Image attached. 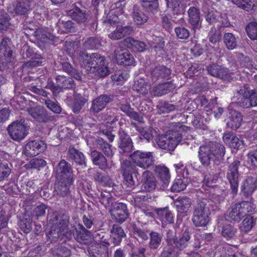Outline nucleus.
Here are the masks:
<instances>
[{
  "label": "nucleus",
  "mask_w": 257,
  "mask_h": 257,
  "mask_svg": "<svg viewBox=\"0 0 257 257\" xmlns=\"http://www.w3.org/2000/svg\"><path fill=\"white\" fill-rule=\"evenodd\" d=\"M197 200L193 204L192 222L196 227H205L209 222L210 211L219 209L222 197L219 195L204 194L201 190L196 193Z\"/></svg>",
  "instance_id": "nucleus-1"
},
{
  "label": "nucleus",
  "mask_w": 257,
  "mask_h": 257,
  "mask_svg": "<svg viewBox=\"0 0 257 257\" xmlns=\"http://www.w3.org/2000/svg\"><path fill=\"white\" fill-rule=\"evenodd\" d=\"M225 153L223 145L216 142H210L199 147L198 158L203 168L212 171L215 168V160L222 159Z\"/></svg>",
  "instance_id": "nucleus-2"
},
{
  "label": "nucleus",
  "mask_w": 257,
  "mask_h": 257,
  "mask_svg": "<svg viewBox=\"0 0 257 257\" xmlns=\"http://www.w3.org/2000/svg\"><path fill=\"white\" fill-rule=\"evenodd\" d=\"M185 128L186 126L181 123H175L174 129L169 130L166 135L157 138L156 143L158 147L167 151H174L182 139Z\"/></svg>",
  "instance_id": "nucleus-3"
},
{
  "label": "nucleus",
  "mask_w": 257,
  "mask_h": 257,
  "mask_svg": "<svg viewBox=\"0 0 257 257\" xmlns=\"http://www.w3.org/2000/svg\"><path fill=\"white\" fill-rule=\"evenodd\" d=\"M191 231L186 228L179 238L176 236V231L174 228L165 230V240L167 245L173 247L178 250H183L186 248L191 239Z\"/></svg>",
  "instance_id": "nucleus-4"
},
{
  "label": "nucleus",
  "mask_w": 257,
  "mask_h": 257,
  "mask_svg": "<svg viewBox=\"0 0 257 257\" xmlns=\"http://www.w3.org/2000/svg\"><path fill=\"white\" fill-rule=\"evenodd\" d=\"M232 102L237 107L249 108L257 106V93L255 90L244 86L238 90L232 98Z\"/></svg>",
  "instance_id": "nucleus-5"
},
{
  "label": "nucleus",
  "mask_w": 257,
  "mask_h": 257,
  "mask_svg": "<svg viewBox=\"0 0 257 257\" xmlns=\"http://www.w3.org/2000/svg\"><path fill=\"white\" fill-rule=\"evenodd\" d=\"M79 58L87 73H93L97 67L106 63L105 57L97 53L88 54L85 51H80Z\"/></svg>",
  "instance_id": "nucleus-6"
},
{
  "label": "nucleus",
  "mask_w": 257,
  "mask_h": 257,
  "mask_svg": "<svg viewBox=\"0 0 257 257\" xmlns=\"http://www.w3.org/2000/svg\"><path fill=\"white\" fill-rule=\"evenodd\" d=\"M123 177V183L126 188L131 190H135L138 185V180L137 175L138 173L136 171V166L129 161H123L121 165Z\"/></svg>",
  "instance_id": "nucleus-7"
},
{
  "label": "nucleus",
  "mask_w": 257,
  "mask_h": 257,
  "mask_svg": "<svg viewBox=\"0 0 257 257\" xmlns=\"http://www.w3.org/2000/svg\"><path fill=\"white\" fill-rule=\"evenodd\" d=\"M8 134L11 139L15 141H20L28 135L29 127L25 119H21L12 122L7 128Z\"/></svg>",
  "instance_id": "nucleus-8"
},
{
  "label": "nucleus",
  "mask_w": 257,
  "mask_h": 257,
  "mask_svg": "<svg viewBox=\"0 0 257 257\" xmlns=\"http://www.w3.org/2000/svg\"><path fill=\"white\" fill-rule=\"evenodd\" d=\"M240 165V162L238 160H235L227 166L226 177L230 184L231 192L234 194H236L237 193L239 182L241 178L238 171Z\"/></svg>",
  "instance_id": "nucleus-9"
},
{
  "label": "nucleus",
  "mask_w": 257,
  "mask_h": 257,
  "mask_svg": "<svg viewBox=\"0 0 257 257\" xmlns=\"http://www.w3.org/2000/svg\"><path fill=\"white\" fill-rule=\"evenodd\" d=\"M132 162L143 169H147L154 164L155 159L153 152L137 150L130 155Z\"/></svg>",
  "instance_id": "nucleus-10"
},
{
  "label": "nucleus",
  "mask_w": 257,
  "mask_h": 257,
  "mask_svg": "<svg viewBox=\"0 0 257 257\" xmlns=\"http://www.w3.org/2000/svg\"><path fill=\"white\" fill-rule=\"evenodd\" d=\"M56 177L58 180H72L73 174L71 165L66 160L62 159L55 168Z\"/></svg>",
  "instance_id": "nucleus-11"
},
{
  "label": "nucleus",
  "mask_w": 257,
  "mask_h": 257,
  "mask_svg": "<svg viewBox=\"0 0 257 257\" xmlns=\"http://www.w3.org/2000/svg\"><path fill=\"white\" fill-rule=\"evenodd\" d=\"M118 135L119 138L118 153L122 155H126L132 151L134 148L133 141L130 136L121 128L118 131Z\"/></svg>",
  "instance_id": "nucleus-12"
},
{
  "label": "nucleus",
  "mask_w": 257,
  "mask_h": 257,
  "mask_svg": "<svg viewBox=\"0 0 257 257\" xmlns=\"http://www.w3.org/2000/svg\"><path fill=\"white\" fill-rule=\"evenodd\" d=\"M187 14L188 27L195 33L197 30H200L202 27V20L200 9L196 7H190L187 11Z\"/></svg>",
  "instance_id": "nucleus-13"
},
{
  "label": "nucleus",
  "mask_w": 257,
  "mask_h": 257,
  "mask_svg": "<svg viewBox=\"0 0 257 257\" xmlns=\"http://www.w3.org/2000/svg\"><path fill=\"white\" fill-rule=\"evenodd\" d=\"M129 215L126 204L118 202L113 203L111 210V216L117 222L122 223L128 218Z\"/></svg>",
  "instance_id": "nucleus-14"
},
{
  "label": "nucleus",
  "mask_w": 257,
  "mask_h": 257,
  "mask_svg": "<svg viewBox=\"0 0 257 257\" xmlns=\"http://www.w3.org/2000/svg\"><path fill=\"white\" fill-rule=\"evenodd\" d=\"M192 204L191 198L187 196H179L174 200V205L177 212V217L182 218L189 214Z\"/></svg>",
  "instance_id": "nucleus-15"
},
{
  "label": "nucleus",
  "mask_w": 257,
  "mask_h": 257,
  "mask_svg": "<svg viewBox=\"0 0 257 257\" xmlns=\"http://www.w3.org/2000/svg\"><path fill=\"white\" fill-rule=\"evenodd\" d=\"M206 70L210 75L224 80L229 81L232 78L231 73L228 69L216 63L207 66Z\"/></svg>",
  "instance_id": "nucleus-16"
},
{
  "label": "nucleus",
  "mask_w": 257,
  "mask_h": 257,
  "mask_svg": "<svg viewBox=\"0 0 257 257\" xmlns=\"http://www.w3.org/2000/svg\"><path fill=\"white\" fill-rule=\"evenodd\" d=\"M114 55L118 65L131 66L135 63L133 56L127 49L116 47L114 51Z\"/></svg>",
  "instance_id": "nucleus-17"
},
{
  "label": "nucleus",
  "mask_w": 257,
  "mask_h": 257,
  "mask_svg": "<svg viewBox=\"0 0 257 257\" xmlns=\"http://www.w3.org/2000/svg\"><path fill=\"white\" fill-rule=\"evenodd\" d=\"M114 96L111 94H103L97 97L92 101L91 106L90 108L91 112L93 113H97L110 102L112 101Z\"/></svg>",
  "instance_id": "nucleus-18"
},
{
  "label": "nucleus",
  "mask_w": 257,
  "mask_h": 257,
  "mask_svg": "<svg viewBox=\"0 0 257 257\" xmlns=\"http://www.w3.org/2000/svg\"><path fill=\"white\" fill-rule=\"evenodd\" d=\"M46 148V144L43 141H31L26 146L25 154L28 156L34 157L44 152Z\"/></svg>",
  "instance_id": "nucleus-19"
},
{
  "label": "nucleus",
  "mask_w": 257,
  "mask_h": 257,
  "mask_svg": "<svg viewBox=\"0 0 257 257\" xmlns=\"http://www.w3.org/2000/svg\"><path fill=\"white\" fill-rule=\"evenodd\" d=\"M171 73V70L164 65L156 66L150 71V78L153 83L157 81H162L168 79Z\"/></svg>",
  "instance_id": "nucleus-20"
},
{
  "label": "nucleus",
  "mask_w": 257,
  "mask_h": 257,
  "mask_svg": "<svg viewBox=\"0 0 257 257\" xmlns=\"http://www.w3.org/2000/svg\"><path fill=\"white\" fill-rule=\"evenodd\" d=\"M67 156L69 160L76 166L85 168L87 167V160L83 153L74 147H70L68 151Z\"/></svg>",
  "instance_id": "nucleus-21"
},
{
  "label": "nucleus",
  "mask_w": 257,
  "mask_h": 257,
  "mask_svg": "<svg viewBox=\"0 0 257 257\" xmlns=\"http://www.w3.org/2000/svg\"><path fill=\"white\" fill-rule=\"evenodd\" d=\"M27 111L33 118L40 122H47L51 120V116L42 106L38 105L29 108Z\"/></svg>",
  "instance_id": "nucleus-22"
},
{
  "label": "nucleus",
  "mask_w": 257,
  "mask_h": 257,
  "mask_svg": "<svg viewBox=\"0 0 257 257\" xmlns=\"http://www.w3.org/2000/svg\"><path fill=\"white\" fill-rule=\"evenodd\" d=\"M257 187V176H248L242 182L240 189L245 197L250 196Z\"/></svg>",
  "instance_id": "nucleus-23"
},
{
  "label": "nucleus",
  "mask_w": 257,
  "mask_h": 257,
  "mask_svg": "<svg viewBox=\"0 0 257 257\" xmlns=\"http://www.w3.org/2000/svg\"><path fill=\"white\" fill-rule=\"evenodd\" d=\"M21 53L24 59L30 58L33 60L32 61L30 62V65L37 66L42 64V57L41 55L34 53L33 49L28 45L25 44L23 46L21 49Z\"/></svg>",
  "instance_id": "nucleus-24"
},
{
  "label": "nucleus",
  "mask_w": 257,
  "mask_h": 257,
  "mask_svg": "<svg viewBox=\"0 0 257 257\" xmlns=\"http://www.w3.org/2000/svg\"><path fill=\"white\" fill-rule=\"evenodd\" d=\"M68 15L78 24L88 22L90 20L88 13L85 10H82L76 6H74L69 10L68 12Z\"/></svg>",
  "instance_id": "nucleus-25"
},
{
  "label": "nucleus",
  "mask_w": 257,
  "mask_h": 257,
  "mask_svg": "<svg viewBox=\"0 0 257 257\" xmlns=\"http://www.w3.org/2000/svg\"><path fill=\"white\" fill-rule=\"evenodd\" d=\"M154 212L156 215V217L161 220L162 224L168 223L173 224L174 222V214L169 209L168 206L161 208H155Z\"/></svg>",
  "instance_id": "nucleus-26"
},
{
  "label": "nucleus",
  "mask_w": 257,
  "mask_h": 257,
  "mask_svg": "<svg viewBox=\"0 0 257 257\" xmlns=\"http://www.w3.org/2000/svg\"><path fill=\"white\" fill-rule=\"evenodd\" d=\"M176 87V85L173 80L167 81L154 86L151 93L154 96H161L173 91Z\"/></svg>",
  "instance_id": "nucleus-27"
},
{
  "label": "nucleus",
  "mask_w": 257,
  "mask_h": 257,
  "mask_svg": "<svg viewBox=\"0 0 257 257\" xmlns=\"http://www.w3.org/2000/svg\"><path fill=\"white\" fill-rule=\"evenodd\" d=\"M89 155L92 163L100 169L104 170L108 167L106 158L101 152L94 150L90 152Z\"/></svg>",
  "instance_id": "nucleus-28"
},
{
  "label": "nucleus",
  "mask_w": 257,
  "mask_h": 257,
  "mask_svg": "<svg viewBox=\"0 0 257 257\" xmlns=\"http://www.w3.org/2000/svg\"><path fill=\"white\" fill-rule=\"evenodd\" d=\"M122 25L116 26V29L109 34V37L111 39L119 40L133 33L134 29L132 26H122Z\"/></svg>",
  "instance_id": "nucleus-29"
},
{
  "label": "nucleus",
  "mask_w": 257,
  "mask_h": 257,
  "mask_svg": "<svg viewBox=\"0 0 257 257\" xmlns=\"http://www.w3.org/2000/svg\"><path fill=\"white\" fill-rule=\"evenodd\" d=\"M118 108L124 112L131 119L138 121L141 123L145 122L143 116L138 112L135 111L133 108L131 107L129 103H119L117 105Z\"/></svg>",
  "instance_id": "nucleus-30"
},
{
  "label": "nucleus",
  "mask_w": 257,
  "mask_h": 257,
  "mask_svg": "<svg viewBox=\"0 0 257 257\" xmlns=\"http://www.w3.org/2000/svg\"><path fill=\"white\" fill-rule=\"evenodd\" d=\"M12 46L11 39L9 37L3 38L0 43V57L7 58V61H10L12 57Z\"/></svg>",
  "instance_id": "nucleus-31"
},
{
  "label": "nucleus",
  "mask_w": 257,
  "mask_h": 257,
  "mask_svg": "<svg viewBox=\"0 0 257 257\" xmlns=\"http://www.w3.org/2000/svg\"><path fill=\"white\" fill-rule=\"evenodd\" d=\"M124 45L135 52H142L147 49V45L143 42L128 37L124 40Z\"/></svg>",
  "instance_id": "nucleus-32"
},
{
  "label": "nucleus",
  "mask_w": 257,
  "mask_h": 257,
  "mask_svg": "<svg viewBox=\"0 0 257 257\" xmlns=\"http://www.w3.org/2000/svg\"><path fill=\"white\" fill-rule=\"evenodd\" d=\"M142 177L143 186L147 191H151L155 189L157 181L151 172L149 170L145 171Z\"/></svg>",
  "instance_id": "nucleus-33"
},
{
  "label": "nucleus",
  "mask_w": 257,
  "mask_h": 257,
  "mask_svg": "<svg viewBox=\"0 0 257 257\" xmlns=\"http://www.w3.org/2000/svg\"><path fill=\"white\" fill-rule=\"evenodd\" d=\"M242 117L240 112L234 110H231L229 113V120L226 123L227 127L236 130L241 126Z\"/></svg>",
  "instance_id": "nucleus-34"
},
{
  "label": "nucleus",
  "mask_w": 257,
  "mask_h": 257,
  "mask_svg": "<svg viewBox=\"0 0 257 257\" xmlns=\"http://www.w3.org/2000/svg\"><path fill=\"white\" fill-rule=\"evenodd\" d=\"M109 238L114 245H118L125 236L123 229L118 224H113L111 229Z\"/></svg>",
  "instance_id": "nucleus-35"
},
{
  "label": "nucleus",
  "mask_w": 257,
  "mask_h": 257,
  "mask_svg": "<svg viewBox=\"0 0 257 257\" xmlns=\"http://www.w3.org/2000/svg\"><path fill=\"white\" fill-rule=\"evenodd\" d=\"M14 11L17 15H25L31 10L29 0H16L13 4Z\"/></svg>",
  "instance_id": "nucleus-36"
},
{
  "label": "nucleus",
  "mask_w": 257,
  "mask_h": 257,
  "mask_svg": "<svg viewBox=\"0 0 257 257\" xmlns=\"http://www.w3.org/2000/svg\"><path fill=\"white\" fill-rule=\"evenodd\" d=\"M91 232L82 225H79V228L75 229V238L81 243H88L91 240Z\"/></svg>",
  "instance_id": "nucleus-37"
},
{
  "label": "nucleus",
  "mask_w": 257,
  "mask_h": 257,
  "mask_svg": "<svg viewBox=\"0 0 257 257\" xmlns=\"http://www.w3.org/2000/svg\"><path fill=\"white\" fill-rule=\"evenodd\" d=\"M237 203L230 207L225 214L226 220L230 222H238L243 217Z\"/></svg>",
  "instance_id": "nucleus-38"
},
{
  "label": "nucleus",
  "mask_w": 257,
  "mask_h": 257,
  "mask_svg": "<svg viewBox=\"0 0 257 257\" xmlns=\"http://www.w3.org/2000/svg\"><path fill=\"white\" fill-rule=\"evenodd\" d=\"M224 142L231 148L238 149L243 146V141L236 137L232 132L224 133L223 136Z\"/></svg>",
  "instance_id": "nucleus-39"
},
{
  "label": "nucleus",
  "mask_w": 257,
  "mask_h": 257,
  "mask_svg": "<svg viewBox=\"0 0 257 257\" xmlns=\"http://www.w3.org/2000/svg\"><path fill=\"white\" fill-rule=\"evenodd\" d=\"M237 204L243 217L248 214L253 215L255 212L256 205L252 197L248 201H242L237 203Z\"/></svg>",
  "instance_id": "nucleus-40"
},
{
  "label": "nucleus",
  "mask_w": 257,
  "mask_h": 257,
  "mask_svg": "<svg viewBox=\"0 0 257 257\" xmlns=\"http://www.w3.org/2000/svg\"><path fill=\"white\" fill-rule=\"evenodd\" d=\"M108 246L99 244L92 245L88 248L90 257H108Z\"/></svg>",
  "instance_id": "nucleus-41"
},
{
  "label": "nucleus",
  "mask_w": 257,
  "mask_h": 257,
  "mask_svg": "<svg viewBox=\"0 0 257 257\" xmlns=\"http://www.w3.org/2000/svg\"><path fill=\"white\" fill-rule=\"evenodd\" d=\"M155 171L158 174L159 178L162 182V187L166 189L170 182V174L169 170L164 166H157L155 168Z\"/></svg>",
  "instance_id": "nucleus-42"
},
{
  "label": "nucleus",
  "mask_w": 257,
  "mask_h": 257,
  "mask_svg": "<svg viewBox=\"0 0 257 257\" xmlns=\"http://www.w3.org/2000/svg\"><path fill=\"white\" fill-rule=\"evenodd\" d=\"M58 184L55 189L56 193L62 197L70 194V187L73 182L72 180H58Z\"/></svg>",
  "instance_id": "nucleus-43"
},
{
  "label": "nucleus",
  "mask_w": 257,
  "mask_h": 257,
  "mask_svg": "<svg viewBox=\"0 0 257 257\" xmlns=\"http://www.w3.org/2000/svg\"><path fill=\"white\" fill-rule=\"evenodd\" d=\"M132 14L134 21L137 25H143L148 21V17L137 5L134 6Z\"/></svg>",
  "instance_id": "nucleus-44"
},
{
  "label": "nucleus",
  "mask_w": 257,
  "mask_h": 257,
  "mask_svg": "<svg viewBox=\"0 0 257 257\" xmlns=\"http://www.w3.org/2000/svg\"><path fill=\"white\" fill-rule=\"evenodd\" d=\"M95 142L97 149L102 151L106 157H112L114 153L112 150V145L107 143L101 138H98Z\"/></svg>",
  "instance_id": "nucleus-45"
},
{
  "label": "nucleus",
  "mask_w": 257,
  "mask_h": 257,
  "mask_svg": "<svg viewBox=\"0 0 257 257\" xmlns=\"http://www.w3.org/2000/svg\"><path fill=\"white\" fill-rule=\"evenodd\" d=\"M238 7L248 12L252 13L257 7L255 0H231Z\"/></svg>",
  "instance_id": "nucleus-46"
},
{
  "label": "nucleus",
  "mask_w": 257,
  "mask_h": 257,
  "mask_svg": "<svg viewBox=\"0 0 257 257\" xmlns=\"http://www.w3.org/2000/svg\"><path fill=\"white\" fill-rule=\"evenodd\" d=\"M115 12H110L104 19L103 23L106 27L117 26L119 24H122L123 21H122V15L119 16L116 15Z\"/></svg>",
  "instance_id": "nucleus-47"
},
{
  "label": "nucleus",
  "mask_w": 257,
  "mask_h": 257,
  "mask_svg": "<svg viewBox=\"0 0 257 257\" xmlns=\"http://www.w3.org/2000/svg\"><path fill=\"white\" fill-rule=\"evenodd\" d=\"M56 83L62 88L72 89L75 87L74 81L72 78L64 75H58L56 78Z\"/></svg>",
  "instance_id": "nucleus-48"
},
{
  "label": "nucleus",
  "mask_w": 257,
  "mask_h": 257,
  "mask_svg": "<svg viewBox=\"0 0 257 257\" xmlns=\"http://www.w3.org/2000/svg\"><path fill=\"white\" fill-rule=\"evenodd\" d=\"M167 5L173 15H181L184 13V6L181 5V0H166Z\"/></svg>",
  "instance_id": "nucleus-49"
},
{
  "label": "nucleus",
  "mask_w": 257,
  "mask_h": 257,
  "mask_svg": "<svg viewBox=\"0 0 257 257\" xmlns=\"http://www.w3.org/2000/svg\"><path fill=\"white\" fill-rule=\"evenodd\" d=\"M62 70L77 80L81 81L82 77L81 74L76 69L73 68L69 62L63 61L60 62Z\"/></svg>",
  "instance_id": "nucleus-50"
},
{
  "label": "nucleus",
  "mask_w": 257,
  "mask_h": 257,
  "mask_svg": "<svg viewBox=\"0 0 257 257\" xmlns=\"http://www.w3.org/2000/svg\"><path fill=\"white\" fill-rule=\"evenodd\" d=\"M243 220L240 226V230L244 232H247L255 225L257 217L251 214H248Z\"/></svg>",
  "instance_id": "nucleus-51"
},
{
  "label": "nucleus",
  "mask_w": 257,
  "mask_h": 257,
  "mask_svg": "<svg viewBox=\"0 0 257 257\" xmlns=\"http://www.w3.org/2000/svg\"><path fill=\"white\" fill-rule=\"evenodd\" d=\"M150 241L149 246L151 249H157L161 244L162 240V235L158 232L151 231L149 233Z\"/></svg>",
  "instance_id": "nucleus-52"
},
{
  "label": "nucleus",
  "mask_w": 257,
  "mask_h": 257,
  "mask_svg": "<svg viewBox=\"0 0 257 257\" xmlns=\"http://www.w3.org/2000/svg\"><path fill=\"white\" fill-rule=\"evenodd\" d=\"M93 178L94 181L101 186L110 187L112 184L110 177L103 173L96 172L94 174Z\"/></svg>",
  "instance_id": "nucleus-53"
},
{
  "label": "nucleus",
  "mask_w": 257,
  "mask_h": 257,
  "mask_svg": "<svg viewBox=\"0 0 257 257\" xmlns=\"http://www.w3.org/2000/svg\"><path fill=\"white\" fill-rule=\"evenodd\" d=\"M24 33L27 36H33L38 39L40 38V31L37 30V27L32 23L25 22L23 24Z\"/></svg>",
  "instance_id": "nucleus-54"
},
{
  "label": "nucleus",
  "mask_w": 257,
  "mask_h": 257,
  "mask_svg": "<svg viewBox=\"0 0 257 257\" xmlns=\"http://www.w3.org/2000/svg\"><path fill=\"white\" fill-rule=\"evenodd\" d=\"M93 238L97 244L106 245L108 246L110 245L109 242V237L108 235L102 231L95 232L92 235Z\"/></svg>",
  "instance_id": "nucleus-55"
},
{
  "label": "nucleus",
  "mask_w": 257,
  "mask_h": 257,
  "mask_svg": "<svg viewBox=\"0 0 257 257\" xmlns=\"http://www.w3.org/2000/svg\"><path fill=\"white\" fill-rule=\"evenodd\" d=\"M224 43L229 50H233L237 46V40L235 36L231 33H225L223 37Z\"/></svg>",
  "instance_id": "nucleus-56"
},
{
  "label": "nucleus",
  "mask_w": 257,
  "mask_h": 257,
  "mask_svg": "<svg viewBox=\"0 0 257 257\" xmlns=\"http://www.w3.org/2000/svg\"><path fill=\"white\" fill-rule=\"evenodd\" d=\"M219 177V174L218 173L211 174L207 173L205 175L203 181V185H205L208 187H214L216 186L215 184L217 183Z\"/></svg>",
  "instance_id": "nucleus-57"
},
{
  "label": "nucleus",
  "mask_w": 257,
  "mask_h": 257,
  "mask_svg": "<svg viewBox=\"0 0 257 257\" xmlns=\"http://www.w3.org/2000/svg\"><path fill=\"white\" fill-rule=\"evenodd\" d=\"M186 179H184L183 178L177 177L170 188L171 191L174 192H178L184 190L187 186Z\"/></svg>",
  "instance_id": "nucleus-58"
},
{
  "label": "nucleus",
  "mask_w": 257,
  "mask_h": 257,
  "mask_svg": "<svg viewBox=\"0 0 257 257\" xmlns=\"http://www.w3.org/2000/svg\"><path fill=\"white\" fill-rule=\"evenodd\" d=\"M10 18L5 11H0V33L7 31L10 26Z\"/></svg>",
  "instance_id": "nucleus-59"
},
{
  "label": "nucleus",
  "mask_w": 257,
  "mask_h": 257,
  "mask_svg": "<svg viewBox=\"0 0 257 257\" xmlns=\"http://www.w3.org/2000/svg\"><path fill=\"white\" fill-rule=\"evenodd\" d=\"M149 45L151 48L154 49L155 52L162 54L161 52L164 50L165 41L162 38H156L149 42Z\"/></svg>",
  "instance_id": "nucleus-60"
},
{
  "label": "nucleus",
  "mask_w": 257,
  "mask_h": 257,
  "mask_svg": "<svg viewBox=\"0 0 257 257\" xmlns=\"http://www.w3.org/2000/svg\"><path fill=\"white\" fill-rule=\"evenodd\" d=\"M100 202L105 207L108 208L113 205V198L110 193L108 192L104 191L100 193L99 197Z\"/></svg>",
  "instance_id": "nucleus-61"
},
{
  "label": "nucleus",
  "mask_w": 257,
  "mask_h": 257,
  "mask_svg": "<svg viewBox=\"0 0 257 257\" xmlns=\"http://www.w3.org/2000/svg\"><path fill=\"white\" fill-rule=\"evenodd\" d=\"M100 45V40L96 37L88 38L83 43L84 47L87 49H97Z\"/></svg>",
  "instance_id": "nucleus-62"
},
{
  "label": "nucleus",
  "mask_w": 257,
  "mask_h": 257,
  "mask_svg": "<svg viewBox=\"0 0 257 257\" xmlns=\"http://www.w3.org/2000/svg\"><path fill=\"white\" fill-rule=\"evenodd\" d=\"M95 70L93 73L96 79L103 78L108 76L110 73V71L106 63H104L103 65L99 66Z\"/></svg>",
  "instance_id": "nucleus-63"
},
{
  "label": "nucleus",
  "mask_w": 257,
  "mask_h": 257,
  "mask_svg": "<svg viewBox=\"0 0 257 257\" xmlns=\"http://www.w3.org/2000/svg\"><path fill=\"white\" fill-rule=\"evenodd\" d=\"M246 32L248 37L252 40H257V23H249L246 27Z\"/></svg>",
  "instance_id": "nucleus-64"
}]
</instances>
